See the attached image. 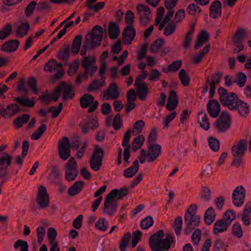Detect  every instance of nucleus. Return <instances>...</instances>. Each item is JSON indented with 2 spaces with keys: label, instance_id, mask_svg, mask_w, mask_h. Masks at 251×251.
Returning <instances> with one entry per match:
<instances>
[{
  "label": "nucleus",
  "instance_id": "f704fd0d",
  "mask_svg": "<svg viewBox=\"0 0 251 251\" xmlns=\"http://www.w3.org/2000/svg\"><path fill=\"white\" fill-rule=\"evenodd\" d=\"M246 37H247V35L245 29L240 28L235 31L234 36L231 39V41L233 43L242 42Z\"/></svg>",
  "mask_w": 251,
  "mask_h": 251
},
{
  "label": "nucleus",
  "instance_id": "4c0bfd02",
  "mask_svg": "<svg viewBox=\"0 0 251 251\" xmlns=\"http://www.w3.org/2000/svg\"><path fill=\"white\" fill-rule=\"evenodd\" d=\"M215 213L214 209L212 207H209L206 211L204 219L205 223L208 225H211L215 219Z\"/></svg>",
  "mask_w": 251,
  "mask_h": 251
},
{
  "label": "nucleus",
  "instance_id": "69168bd1",
  "mask_svg": "<svg viewBox=\"0 0 251 251\" xmlns=\"http://www.w3.org/2000/svg\"><path fill=\"white\" fill-rule=\"evenodd\" d=\"M139 15V21L142 25H146L149 23L151 20V13H146L141 14H138Z\"/></svg>",
  "mask_w": 251,
  "mask_h": 251
},
{
  "label": "nucleus",
  "instance_id": "6e6552de",
  "mask_svg": "<svg viewBox=\"0 0 251 251\" xmlns=\"http://www.w3.org/2000/svg\"><path fill=\"white\" fill-rule=\"evenodd\" d=\"M161 152V147L159 144H149L147 153V160L152 162L157 159Z\"/></svg>",
  "mask_w": 251,
  "mask_h": 251
},
{
  "label": "nucleus",
  "instance_id": "6ab92c4d",
  "mask_svg": "<svg viewBox=\"0 0 251 251\" xmlns=\"http://www.w3.org/2000/svg\"><path fill=\"white\" fill-rule=\"evenodd\" d=\"M94 98L89 94L84 95L80 100V105L83 108H86L91 105V107L88 109L89 113L94 112Z\"/></svg>",
  "mask_w": 251,
  "mask_h": 251
},
{
  "label": "nucleus",
  "instance_id": "338daca9",
  "mask_svg": "<svg viewBox=\"0 0 251 251\" xmlns=\"http://www.w3.org/2000/svg\"><path fill=\"white\" fill-rule=\"evenodd\" d=\"M45 235V228L40 226L37 228V237L39 244L42 243Z\"/></svg>",
  "mask_w": 251,
  "mask_h": 251
},
{
  "label": "nucleus",
  "instance_id": "3c124183",
  "mask_svg": "<svg viewBox=\"0 0 251 251\" xmlns=\"http://www.w3.org/2000/svg\"><path fill=\"white\" fill-rule=\"evenodd\" d=\"M131 239V234L129 232L126 233L121 239L119 246V249L121 251H126V248L128 244L129 241Z\"/></svg>",
  "mask_w": 251,
  "mask_h": 251
},
{
  "label": "nucleus",
  "instance_id": "6e6d98bb",
  "mask_svg": "<svg viewBox=\"0 0 251 251\" xmlns=\"http://www.w3.org/2000/svg\"><path fill=\"white\" fill-rule=\"evenodd\" d=\"M236 84L240 87H243L247 81L246 75L242 72H239L236 75Z\"/></svg>",
  "mask_w": 251,
  "mask_h": 251
},
{
  "label": "nucleus",
  "instance_id": "bb28decb",
  "mask_svg": "<svg viewBox=\"0 0 251 251\" xmlns=\"http://www.w3.org/2000/svg\"><path fill=\"white\" fill-rule=\"evenodd\" d=\"M62 176L56 167H53L50 171L49 175V179L50 181L55 184L59 185L61 182Z\"/></svg>",
  "mask_w": 251,
  "mask_h": 251
},
{
  "label": "nucleus",
  "instance_id": "f8f14e48",
  "mask_svg": "<svg viewBox=\"0 0 251 251\" xmlns=\"http://www.w3.org/2000/svg\"><path fill=\"white\" fill-rule=\"evenodd\" d=\"M248 142L247 140L241 139L236 145H234L231 148V152L234 157L243 156L245 151L247 150Z\"/></svg>",
  "mask_w": 251,
  "mask_h": 251
},
{
  "label": "nucleus",
  "instance_id": "37998d69",
  "mask_svg": "<svg viewBox=\"0 0 251 251\" xmlns=\"http://www.w3.org/2000/svg\"><path fill=\"white\" fill-rule=\"evenodd\" d=\"M145 141V137L142 135H140L135 137L132 142V149L134 152H135L143 144Z\"/></svg>",
  "mask_w": 251,
  "mask_h": 251
},
{
  "label": "nucleus",
  "instance_id": "052dcab7",
  "mask_svg": "<svg viewBox=\"0 0 251 251\" xmlns=\"http://www.w3.org/2000/svg\"><path fill=\"white\" fill-rule=\"evenodd\" d=\"M176 29V24L174 21H172L165 27L164 34L168 36L172 35Z\"/></svg>",
  "mask_w": 251,
  "mask_h": 251
},
{
  "label": "nucleus",
  "instance_id": "e433bc0d",
  "mask_svg": "<svg viewBox=\"0 0 251 251\" xmlns=\"http://www.w3.org/2000/svg\"><path fill=\"white\" fill-rule=\"evenodd\" d=\"M71 52L72 51L70 46L66 45L63 49L58 51V57L62 60L67 61L70 57Z\"/></svg>",
  "mask_w": 251,
  "mask_h": 251
},
{
  "label": "nucleus",
  "instance_id": "a19ab883",
  "mask_svg": "<svg viewBox=\"0 0 251 251\" xmlns=\"http://www.w3.org/2000/svg\"><path fill=\"white\" fill-rule=\"evenodd\" d=\"M176 236L180 235L182 228V219L180 216H177L172 225Z\"/></svg>",
  "mask_w": 251,
  "mask_h": 251
},
{
  "label": "nucleus",
  "instance_id": "49530a36",
  "mask_svg": "<svg viewBox=\"0 0 251 251\" xmlns=\"http://www.w3.org/2000/svg\"><path fill=\"white\" fill-rule=\"evenodd\" d=\"M164 41L163 39L159 38L154 41L151 45L150 51L151 53H157L159 50L163 46Z\"/></svg>",
  "mask_w": 251,
  "mask_h": 251
},
{
  "label": "nucleus",
  "instance_id": "79ce46f5",
  "mask_svg": "<svg viewBox=\"0 0 251 251\" xmlns=\"http://www.w3.org/2000/svg\"><path fill=\"white\" fill-rule=\"evenodd\" d=\"M15 101L21 105L31 107L35 104V102L33 100H30L25 97H17L15 98Z\"/></svg>",
  "mask_w": 251,
  "mask_h": 251
},
{
  "label": "nucleus",
  "instance_id": "e2e57ef3",
  "mask_svg": "<svg viewBox=\"0 0 251 251\" xmlns=\"http://www.w3.org/2000/svg\"><path fill=\"white\" fill-rule=\"evenodd\" d=\"M45 70L50 72H52L57 69V62L56 60L52 59L48 61L44 67Z\"/></svg>",
  "mask_w": 251,
  "mask_h": 251
},
{
  "label": "nucleus",
  "instance_id": "f3484780",
  "mask_svg": "<svg viewBox=\"0 0 251 251\" xmlns=\"http://www.w3.org/2000/svg\"><path fill=\"white\" fill-rule=\"evenodd\" d=\"M207 109L210 116L215 118L217 117L220 112V104L216 100H211L207 104Z\"/></svg>",
  "mask_w": 251,
  "mask_h": 251
},
{
  "label": "nucleus",
  "instance_id": "4d7b16f0",
  "mask_svg": "<svg viewBox=\"0 0 251 251\" xmlns=\"http://www.w3.org/2000/svg\"><path fill=\"white\" fill-rule=\"evenodd\" d=\"M108 226V223L105 218L100 219L95 224V226L102 231L106 230Z\"/></svg>",
  "mask_w": 251,
  "mask_h": 251
},
{
  "label": "nucleus",
  "instance_id": "a18cd8bd",
  "mask_svg": "<svg viewBox=\"0 0 251 251\" xmlns=\"http://www.w3.org/2000/svg\"><path fill=\"white\" fill-rule=\"evenodd\" d=\"M103 34L102 27L99 25H95V47L101 44Z\"/></svg>",
  "mask_w": 251,
  "mask_h": 251
},
{
  "label": "nucleus",
  "instance_id": "72a5a7b5",
  "mask_svg": "<svg viewBox=\"0 0 251 251\" xmlns=\"http://www.w3.org/2000/svg\"><path fill=\"white\" fill-rule=\"evenodd\" d=\"M88 10L84 13L83 22H87L94 13V0H88L86 4Z\"/></svg>",
  "mask_w": 251,
  "mask_h": 251
},
{
  "label": "nucleus",
  "instance_id": "8fccbe9b",
  "mask_svg": "<svg viewBox=\"0 0 251 251\" xmlns=\"http://www.w3.org/2000/svg\"><path fill=\"white\" fill-rule=\"evenodd\" d=\"M106 188V185H104L95 192V197H98V199L95 200V210L100 203L102 199V197L101 195L105 192Z\"/></svg>",
  "mask_w": 251,
  "mask_h": 251
},
{
  "label": "nucleus",
  "instance_id": "bf43d9fd",
  "mask_svg": "<svg viewBox=\"0 0 251 251\" xmlns=\"http://www.w3.org/2000/svg\"><path fill=\"white\" fill-rule=\"evenodd\" d=\"M201 199L208 201L211 198V190L209 187L207 186H203L201 191Z\"/></svg>",
  "mask_w": 251,
  "mask_h": 251
},
{
  "label": "nucleus",
  "instance_id": "774afa93",
  "mask_svg": "<svg viewBox=\"0 0 251 251\" xmlns=\"http://www.w3.org/2000/svg\"><path fill=\"white\" fill-rule=\"evenodd\" d=\"M122 126V119L120 114L116 115L114 118L113 126L116 130L120 129Z\"/></svg>",
  "mask_w": 251,
  "mask_h": 251
},
{
  "label": "nucleus",
  "instance_id": "9d476101",
  "mask_svg": "<svg viewBox=\"0 0 251 251\" xmlns=\"http://www.w3.org/2000/svg\"><path fill=\"white\" fill-rule=\"evenodd\" d=\"M245 197V191L242 186H238L233 191L232 195V202L236 206H241L243 202Z\"/></svg>",
  "mask_w": 251,
  "mask_h": 251
},
{
  "label": "nucleus",
  "instance_id": "7c9ffc66",
  "mask_svg": "<svg viewBox=\"0 0 251 251\" xmlns=\"http://www.w3.org/2000/svg\"><path fill=\"white\" fill-rule=\"evenodd\" d=\"M139 166L138 160L136 159L133 162L132 166L125 170L124 172V176L127 178L133 176L137 173Z\"/></svg>",
  "mask_w": 251,
  "mask_h": 251
},
{
  "label": "nucleus",
  "instance_id": "0eeeda50",
  "mask_svg": "<svg viewBox=\"0 0 251 251\" xmlns=\"http://www.w3.org/2000/svg\"><path fill=\"white\" fill-rule=\"evenodd\" d=\"M94 48V26L86 35L85 41L80 51V55L84 56L87 50Z\"/></svg>",
  "mask_w": 251,
  "mask_h": 251
},
{
  "label": "nucleus",
  "instance_id": "4468645a",
  "mask_svg": "<svg viewBox=\"0 0 251 251\" xmlns=\"http://www.w3.org/2000/svg\"><path fill=\"white\" fill-rule=\"evenodd\" d=\"M120 95L118 86L113 83L110 84L106 91L104 92L103 98L106 100H116L119 97Z\"/></svg>",
  "mask_w": 251,
  "mask_h": 251
},
{
  "label": "nucleus",
  "instance_id": "4be33fe9",
  "mask_svg": "<svg viewBox=\"0 0 251 251\" xmlns=\"http://www.w3.org/2000/svg\"><path fill=\"white\" fill-rule=\"evenodd\" d=\"M103 156V149L95 145V171H99L102 166Z\"/></svg>",
  "mask_w": 251,
  "mask_h": 251
},
{
  "label": "nucleus",
  "instance_id": "cd10ccee",
  "mask_svg": "<svg viewBox=\"0 0 251 251\" xmlns=\"http://www.w3.org/2000/svg\"><path fill=\"white\" fill-rule=\"evenodd\" d=\"M209 37L208 33L206 31L202 30L198 37L194 46V49L198 50L200 47L202 46L204 43L208 41Z\"/></svg>",
  "mask_w": 251,
  "mask_h": 251
},
{
  "label": "nucleus",
  "instance_id": "c756f323",
  "mask_svg": "<svg viewBox=\"0 0 251 251\" xmlns=\"http://www.w3.org/2000/svg\"><path fill=\"white\" fill-rule=\"evenodd\" d=\"M198 114V123L200 126L206 130H208L210 128V124L206 114L203 110L199 112Z\"/></svg>",
  "mask_w": 251,
  "mask_h": 251
},
{
  "label": "nucleus",
  "instance_id": "20e7f679",
  "mask_svg": "<svg viewBox=\"0 0 251 251\" xmlns=\"http://www.w3.org/2000/svg\"><path fill=\"white\" fill-rule=\"evenodd\" d=\"M231 121L228 113L222 111L219 118L215 122L214 126L216 131L223 133L226 132L231 126Z\"/></svg>",
  "mask_w": 251,
  "mask_h": 251
},
{
  "label": "nucleus",
  "instance_id": "2eb2a0df",
  "mask_svg": "<svg viewBox=\"0 0 251 251\" xmlns=\"http://www.w3.org/2000/svg\"><path fill=\"white\" fill-rule=\"evenodd\" d=\"M221 15V2L218 0H216L211 3L209 7V16L214 19H217L220 18Z\"/></svg>",
  "mask_w": 251,
  "mask_h": 251
},
{
  "label": "nucleus",
  "instance_id": "ddd939ff",
  "mask_svg": "<svg viewBox=\"0 0 251 251\" xmlns=\"http://www.w3.org/2000/svg\"><path fill=\"white\" fill-rule=\"evenodd\" d=\"M82 64L85 70L86 74L84 76L86 78L88 75L93 76L94 75V57L84 56Z\"/></svg>",
  "mask_w": 251,
  "mask_h": 251
},
{
  "label": "nucleus",
  "instance_id": "09e8293b",
  "mask_svg": "<svg viewBox=\"0 0 251 251\" xmlns=\"http://www.w3.org/2000/svg\"><path fill=\"white\" fill-rule=\"evenodd\" d=\"M29 119V115L27 114H24L21 116L17 118L14 121V123L18 127H21L24 124L26 123Z\"/></svg>",
  "mask_w": 251,
  "mask_h": 251
},
{
  "label": "nucleus",
  "instance_id": "b1692460",
  "mask_svg": "<svg viewBox=\"0 0 251 251\" xmlns=\"http://www.w3.org/2000/svg\"><path fill=\"white\" fill-rule=\"evenodd\" d=\"M135 87L137 90V95L138 99L142 101L145 100L148 93L147 84L145 82L137 83L135 84Z\"/></svg>",
  "mask_w": 251,
  "mask_h": 251
},
{
  "label": "nucleus",
  "instance_id": "2f4dec72",
  "mask_svg": "<svg viewBox=\"0 0 251 251\" xmlns=\"http://www.w3.org/2000/svg\"><path fill=\"white\" fill-rule=\"evenodd\" d=\"M195 24L190 25V29L186 33L183 43V46L187 49L190 47L191 42L192 40L193 34L194 32Z\"/></svg>",
  "mask_w": 251,
  "mask_h": 251
},
{
  "label": "nucleus",
  "instance_id": "13d9d810",
  "mask_svg": "<svg viewBox=\"0 0 251 251\" xmlns=\"http://www.w3.org/2000/svg\"><path fill=\"white\" fill-rule=\"evenodd\" d=\"M232 233L234 236L238 238H240L243 236L242 228L239 223H236L233 225Z\"/></svg>",
  "mask_w": 251,
  "mask_h": 251
},
{
  "label": "nucleus",
  "instance_id": "680f3d73",
  "mask_svg": "<svg viewBox=\"0 0 251 251\" xmlns=\"http://www.w3.org/2000/svg\"><path fill=\"white\" fill-rule=\"evenodd\" d=\"M201 11V8L194 3L189 4L187 8V13L192 16L195 15L197 13H200Z\"/></svg>",
  "mask_w": 251,
  "mask_h": 251
},
{
  "label": "nucleus",
  "instance_id": "1a4fd4ad",
  "mask_svg": "<svg viewBox=\"0 0 251 251\" xmlns=\"http://www.w3.org/2000/svg\"><path fill=\"white\" fill-rule=\"evenodd\" d=\"M76 162L74 158H71L66 165V178L68 181L73 180L77 176L78 170L76 167Z\"/></svg>",
  "mask_w": 251,
  "mask_h": 251
},
{
  "label": "nucleus",
  "instance_id": "c9c22d12",
  "mask_svg": "<svg viewBox=\"0 0 251 251\" xmlns=\"http://www.w3.org/2000/svg\"><path fill=\"white\" fill-rule=\"evenodd\" d=\"M19 42L18 40H11L6 42L2 46V50L5 51H15L19 47Z\"/></svg>",
  "mask_w": 251,
  "mask_h": 251
},
{
  "label": "nucleus",
  "instance_id": "7ed1b4c3",
  "mask_svg": "<svg viewBox=\"0 0 251 251\" xmlns=\"http://www.w3.org/2000/svg\"><path fill=\"white\" fill-rule=\"evenodd\" d=\"M219 94V99L221 103L225 106H227L231 110H235L234 105L239 101L237 95L234 93H229L224 87H220L218 89Z\"/></svg>",
  "mask_w": 251,
  "mask_h": 251
},
{
  "label": "nucleus",
  "instance_id": "5701e85b",
  "mask_svg": "<svg viewBox=\"0 0 251 251\" xmlns=\"http://www.w3.org/2000/svg\"><path fill=\"white\" fill-rule=\"evenodd\" d=\"M178 102V97L176 92L174 90L170 91L167 103V109L169 111H173L177 107Z\"/></svg>",
  "mask_w": 251,
  "mask_h": 251
},
{
  "label": "nucleus",
  "instance_id": "423d86ee",
  "mask_svg": "<svg viewBox=\"0 0 251 251\" xmlns=\"http://www.w3.org/2000/svg\"><path fill=\"white\" fill-rule=\"evenodd\" d=\"M71 147V143L66 137H64L62 141H59V155L62 159L66 160L69 158Z\"/></svg>",
  "mask_w": 251,
  "mask_h": 251
},
{
  "label": "nucleus",
  "instance_id": "412c9836",
  "mask_svg": "<svg viewBox=\"0 0 251 251\" xmlns=\"http://www.w3.org/2000/svg\"><path fill=\"white\" fill-rule=\"evenodd\" d=\"M164 237V231L159 230L151 236L149 240L150 247L152 251L158 246Z\"/></svg>",
  "mask_w": 251,
  "mask_h": 251
},
{
  "label": "nucleus",
  "instance_id": "473e14b6",
  "mask_svg": "<svg viewBox=\"0 0 251 251\" xmlns=\"http://www.w3.org/2000/svg\"><path fill=\"white\" fill-rule=\"evenodd\" d=\"M82 36L81 35H77L74 39L71 49L72 52L75 55L77 54L80 49Z\"/></svg>",
  "mask_w": 251,
  "mask_h": 251
},
{
  "label": "nucleus",
  "instance_id": "c85d7f7f",
  "mask_svg": "<svg viewBox=\"0 0 251 251\" xmlns=\"http://www.w3.org/2000/svg\"><path fill=\"white\" fill-rule=\"evenodd\" d=\"M228 225L226 222L222 219L218 220L214 225L213 233L217 234L220 232H222L227 230Z\"/></svg>",
  "mask_w": 251,
  "mask_h": 251
},
{
  "label": "nucleus",
  "instance_id": "393cba45",
  "mask_svg": "<svg viewBox=\"0 0 251 251\" xmlns=\"http://www.w3.org/2000/svg\"><path fill=\"white\" fill-rule=\"evenodd\" d=\"M234 107L235 110H238L239 114L241 116L245 117L249 115L250 109L247 103L239 99Z\"/></svg>",
  "mask_w": 251,
  "mask_h": 251
},
{
  "label": "nucleus",
  "instance_id": "603ef678",
  "mask_svg": "<svg viewBox=\"0 0 251 251\" xmlns=\"http://www.w3.org/2000/svg\"><path fill=\"white\" fill-rule=\"evenodd\" d=\"M235 218L234 212L230 209L227 210L224 214L222 220H224L228 225H230L232 221Z\"/></svg>",
  "mask_w": 251,
  "mask_h": 251
},
{
  "label": "nucleus",
  "instance_id": "0e129e2a",
  "mask_svg": "<svg viewBox=\"0 0 251 251\" xmlns=\"http://www.w3.org/2000/svg\"><path fill=\"white\" fill-rule=\"evenodd\" d=\"M15 249L21 248L20 251H28V245L26 241L22 240H18L14 245Z\"/></svg>",
  "mask_w": 251,
  "mask_h": 251
},
{
  "label": "nucleus",
  "instance_id": "ea45409f",
  "mask_svg": "<svg viewBox=\"0 0 251 251\" xmlns=\"http://www.w3.org/2000/svg\"><path fill=\"white\" fill-rule=\"evenodd\" d=\"M29 24L27 22H23L18 27L16 33L18 37L22 38L26 34L29 29Z\"/></svg>",
  "mask_w": 251,
  "mask_h": 251
},
{
  "label": "nucleus",
  "instance_id": "dca6fc26",
  "mask_svg": "<svg viewBox=\"0 0 251 251\" xmlns=\"http://www.w3.org/2000/svg\"><path fill=\"white\" fill-rule=\"evenodd\" d=\"M174 242L171 234L168 233L166 235V238L162 239L159 244L153 249V251H168L171 247V244Z\"/></svg>",
  "mask_w": 251,
  "mask_h": 251
},
{
  "label": "nucleus",
  "instance_id": "5fc2aeb1",
  "mask_svg": "<svg viewBox=\"0 0 251 251\" xmlns=\"http://www.w3.org/2000/svg\"><path fill=\"white\" fill-rule=\"evenodd\" d=\"M210 148L214 151H218L220 149V142L216 138L209 137L208 139Z\"/></svg>",
  "mask_w": 251,
  "mask_h": 251
},
{
  "label": "nucleus",
  "instance_id": "58836bf2",
  "mask_svg": "<svg viewBox=\"0 0 251 251\" xmlns=\"http://www.w3.org/2000/svg\"><path fill=\"white\" fill-rule=\"evenodd\" d=\"M83 186V182L81 181H77L68 190V194L70 196H75L81 190Z\"/></svg>",
  "mask_w": 251,
  "mask_h": 251
},
{
  "label": "nucleus",
  "instance_id": "a211bd4d",
  "mask_svg": "<svg viewBox=\"0 0 251 251\" xmlns=\"http://www.w3.org/2000/svg\"><path fill=\"white\" fill-rule=\"evenodd\" d=\"M135 35L136 30L132 25L125 27L123 32V37L125 39L124 43L126 45L131 44Z\"/></svg>",
  "mask_w": 251,
  "mask_h": 251
},
{
  "label": "nucleus",
  "instance_id": "39448f33",
  "mask_svg": "<svg viewBox=\"0 0 251 251\" xmlns=\"http://www.w3.org/2000/svg\"><path fill=\"white\" fill-rule=\"evenodd\" d=\"M197 206L191 204L187 209L184 216V222L186 226L196 227L198 226L200 221V216L196 215Z\"/></svg>",
  "mask_w": 251,
  "mask_h": 251
},
{
  "label": "nucleus",
  "instance_id": "aec40b11",
  "mask_svg": "<svg viewBox=\"0 0 251 251\" xmlns=\"http://www.w3.org/2000/svg\"><path fill=\"white\" fill-rule=\"evenodd\" d=\"M19 110L20 107L17 104L11 103L8 105L6 108L2 107L0 112L2 117L8 118L18 112Z\"/></svg>",
  "mask_w": 251,
  "mask_h": 251
},
{
  "label": "nucleus",
  "instance_id": "9b49d317",
  "mask_svg": "<svg viewBox=\"0 0 251 251\" xmlns=\"http://www.w3.org/2000/svg\"><path fill=\"white\" fill-rule=\"evenodd\" d=\"M38 203L42 208H45L49 205V198L47 189L43 185L40 186L37 196Z\"/></svg>",
  "mask_w": 251,
  "mask_h": 251
},
{
  "label": "nucleus",
  "instance_id": "c03bdc74",
  "mask_svg": "<svg viewBox=\"0 0 251 251\" xmlns=\"http://www.w3.org/2000/svg\"><path fill=\"white\" fill-rule=\"evenodd\" d=\"M227 245L221 239H217L214 243V251H226Z\"/></svg>",
  "mask_w": 251,
  "mask_h": 251
},
{
  "label": "nucleus",
  "instance_id": "a878e982",
  "mask_svg": "<svg viewBox=\"0 0 251 251\" xmlns=\"http://www.w3.org/2000/svg\"><path fill=\"white\" fill-rule=\"evenodd\" d=\"M108 32L110 39H116L120 33L119 26L115 22L111 21L109 24Z\"/></svg>",
  "mask_w": 251,
  "mask_h": 251
},
{
  "label": "nucleus",
  "instance_id": "de8ad7c7",
  "mask_svg": "<svg viewBox=\"0 0 251 251\" xmlns=\"http://www.w3.org/2000/svg\"><path fill=\"white\" fill-rule=\"evenodd\" d=\"M178 77L181 84L184 86H187L189 85L190 77L184 69H182L179 71Z\"/></svg>",
  "mask_w": 251,
  "mask_h": 251
},
{
  "label": "nucleus",
  "instance_id": "864d4df0",
  "mask_svg": "<svg viewBox=\"0 0 251 251\" xmlns=\"http://www.w3.org/2000/svg\"><path fill=\"white\" fill-rule=\"evenodd\" d=\"M153 222L151 216H147L141 221L140 226L143 229H148L153 225Z\"/></svg>",
  "mask_w": 251,
  "mask_h": 251
},
{
  "label": "nucleus",
  "instance_id": "f03ea898",
  "mask_svg": "<svg viewBox=\"0 0 251 251\" xmlns=\"http://www.w3.org/2000/svg\"><path fill=\"white\" fill-rule=\"evenodd\" d=\"M61 93L63 94L64 100L72 99L74 95L72 87L64 83L56 88L54 90L53 94L49 93L43 94L41 96L40 99L44 103L48 104L51 100L54 101H57Z\"/></svg>",
  "mask_w": 251,
  "mask_h": 251
},
{
  "label": "nucleus",
  "instance_id": "f257e3e1",
  "mask_svg": "<svg viewBox=\"0 0 251 251\" xmlns=\"http://www.w3.org/2000/svg\"><path fill=\"white\" fill-rule=\"evenodd\" d=\"M128 194V189L126 187L120 189H114L106 196L104 202L103 212L110 216H113L117 210V201L123 199Z\"/></svg>",
  "mask_w": 251,
  "mask_h": 251
}]
</instances>
